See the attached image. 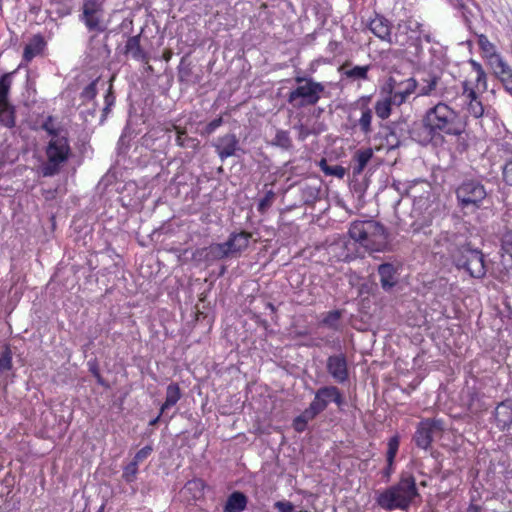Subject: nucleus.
Listing matches in <instances>:
<instances>
[{
  "label": "nucleus",
  "instance_id": "10",
  "mask_svg": "<svg viewBox=\"0 0 512 512\" xmlns=\"http://www.w3.org/2000/svg\"><path fill=\"white\" fill-rule=\"evenodd\" d=\"M389 87L391 94V101L394 105H402L407 98L415 92L418 83L415 78H408L402 81H397L395 77L389 78Z\"/></svg>",
  "mask_w": 512,
  "mask_h": 512
},
{
  "label": "nucleus",
  "instance_id": "54",
  "mask_svg": "<svg viewBox=\"0 0 512 512\" xmlns=\"http://www.w3.org/2000/svg\"><path fill=\"white\" fill-rule=\"evenodd\" d=\"M477 77H476V84L477 86H482V89L483 91H485L487 89V75H486V72L484 70H482L481 72H477Z\"/></svg>",
  "mask_w": 512,
  "mask_h": 512
},
{
  "label": "nucleus",
  "instance_id": "61",
  "mask_svg": "<svg viewBox=\"0 0 512 512\" xmlns=\"http://www.w3.org/2000/svg\"><path fill=\"white\" fill-rule=\"evenodd\" d=\"M266 307H267L268 309H270L272 312H275V310H276V309H275V306H274L272 303H270V302H268V303L266 304Z\"/></svg>",
  "mask_w": 512,
  "mask_h": 512
},
{
  "label": "nucleus",
  "instance_id": "44",
  "mask_svg": "<svg viewBox=\"0 0 512 512\" xmlns=\"http://www.w3.org/2000/svg\"><path fill=\"white\" fill-rule=\"evenodd\" d=\"M98 79L92 81L89 85H87L84 90L81 92V99L83 101H89L95 98L97 94V85Z\"/></svg>",
  "mask_w": 512,
  "mask_h": 512
},
{
  "label": "nucleus",
  "instance_id": "42",
  "mask_svg": "<svg viewBox=\"0 0 512 512\" xmlns=\"http://www.w3.org/2000/svg\"><path fill=\"white\" fill-rule=\"evenodd\" d=\"M341 313L338 310L330 311L322 320V323L329 328L337 329Z\"/></svg>",
  "mask_w": 512,
  "mask_h": 512
},
{
  "label": "nucleus",
  "instance_id": "17",
  "mask_svg": "<svg viewBox=\"0 0 512 512\" xmlns=\"http://www.w3.org/2000/svg\"><path fill=\"white\" fill-rule=\"evenodd\" d=\"M495 420L500 430L510 429L512 426V400H505L496 407Z\"/></svg>",
  "mask_w": 512,
  "mask_h": 512
},
{
  "label": "nucleus",
  "instance_id": "23",
  "mask_svg": "<svg viewBox=\"0 0 512 512\" xmlns=\"http://www.w3.org/2000/svg\"><path fill=\"white\" fill-rule=\"evenodd\" d=\"M372 156H373V151L371 148L358 150L355 153V156H354L355 165L352 168L353 176H358L363 172L364 168L366 167L367 163L370 161Z\"/></svg>",
  "mask_w": 512,
  "mask_h": 512
},
{
  "label": "nucleus",
  "instance_id": "26",
  "mask_svg": "<svg viewBox=\"0 0 512 512\" xmlns=\"http://www.w3.org/2000/svg\"><path fill=\"white\" fill-rule=\"evenodd\" d=\"M347 242L344 238H339L327 246V253L336 260H345L349 254L346 251Z\"/></svg>",
  "mask_w": 512,
  "mask_h": 512
},
{
  "label": "nucleus",
  "instance_id": "47",
  "mask_svg": "<svg viewBox=\"0 0 512 512\" xmlns=\"http://www.w3.org/2000/svg\"><path fill=\"white\" fill-rule=\"evenodd\" d=\"M503 180L506 184L512 186V155L507 158L503 167Z\"/></svg>",
  "mask_w": 512,
  "mask_h": 512
},
{
  "label": "nucleus",
  "instance_id": "60",
  "mask_svg": "<svg viewBox=\"0 0 512 512\" xmlns=\"http://www.w3.org/2000/svg\"><path fill=\"white\" fill-rule=\"evenodd\" d=\"M469 512H481V507L471 504L468 508Z\"/></svg>",
  "mask_w": 512,
  "mask_h": 512
},
{
  "label": "nucleus",
  "instance_id": "7",
  "mask_svg": "<svg viewBox=\"0 0 512 512\" xmlns=\"http://www.w3.org/2000/svg\"><path fill=\"white\" fill-rule=\"evenodd\" d=\"M458 205L462 208L479 209L487 197L485 186L476 179L464 180L456 189Z\"/></svg>",
  "mask_w": 512,
  "mask_h": 512
},
{
  "label": "nucleus",
  "instance_id": "62",
  "mask_svg": "<svg viewBox=\"0 0 512 512\" xmlns=\"http://www.w3.org/2000/svg\"><path fill=\"white\" fill-rule=\"evenodd\" d=\"M160 416H161V414H159L155 419H153V420L150 422V425H155V424L159 421Z\"/></svg>",
  "mask_w": 512,
  "mask_h": 512
},
{
  "label": "nucleus",
  "instance_id": "34",
  "mask_svg": "<svg viewBox=\"0 0 512 512\" xmlns=\"http://www.w3.org/2000/svg\"><path fill=\"white\" fill-rule=\"evenodd\" d=\"M391 97L389 99L379 100L375 104V113L381 119H387L391 114Z\"/></svg>",
  "mask_w": 512,
  "mask_h": 512
},
{
  "label": "nucleus",
  "instance_id": "58",
  "mask_svg": "<svg viewBox=\"0 0 512 512\" xmlns=\"http://www.w3.org/2000/svg\"><path fill=\"white\" fill-rule=\"evenodd\" d=\"M392 473H393V465L390 466V464L387 462V467L383 470V475H384V477L389 479Z\"/></svg>",
  "mask_w": 512,
  "mask_h": 512
},
{
  "label": "nucleus",
  "instance_id": "8",
  "mask_svg": "<svg viewBox=\"0 0 512 512\" xmlns=\"http://www.w3.org/2000/svg\"><path fill=\"white\" fill-rule=\"evenodd\" d=\"M330 402H334L338 407H341L344 403L343 395L336 386H323L315 392L314 399L308 408L315 416H318L328 407Z\"/></svg>",
  "mask_w": 512,
  "mask_h": 512
},
{
  "label": "nucleus",
  "instance_id": "21",
  "mask_svg": "<svg viewBox=\"0 0 512 512\" xmlns=\"http://www.w3.org/2000/svg\"><path fill=\"white\" fill-rule=\"evenodd\" d=\"M478 37V45L483 53V57L487 59V63L490 66L502 56L497 52L496 46L489 41L486 35L479 34Z\"/></svg>",
  "mask_w": 512,
  "mask_h": 512
},
{
  "label": "nucleus",
  "instance_id": "6",
  "mask_svg": "<svg viewBox=\"0 0 512 512\" xmlns=\"http://www.w3.org/2000/svg\"><path fill=\"white\" fill-rule=\"evenodd\" d=\"M295 82L298 86L291 90L288 94L287 101L294 108H303L306 106L315 105L321 98L324 92V85L320 82L314 81L308 77H295Z\"/></svg>",
  "mask_w": 512,
  "mask_h": 512
},
{
  "label": "nucleus",
  "instance_id": "1",
  "mask_svg": "<svg viewBox=\"0 0 512 512\" xmlns=\"http://www.w3.org/2000/svg\"><path fill=\"white\" fill-rule=\"evenodd\" d=\"M465 130L459 114L443 102L429 108L419 125L410 130L411 138L422 145L442 140L444 135L460 136Z\"/></svg>",
  "mask_w": 512,
  "mask_h": 512
},
{
  "label": "nucleus",
  "instance_id": "36",
  "mask_svg": "<svg viewBox=\"0 0 512 512\" xmlns=\"http://www.w3.org/2000/svg\"><path fill=\"white\" fill-rule=\"evenodd\" d=\"M172 129L176 130V132H177L176 143L179 147H186L187 142L195 141V139L187 136V133L184 129H182L174 124L171 126V128H166L165 130L168 132V131H171Z\"/></svg>",
  "mask_w": 512,
  "mask_h": 512
},
{
  "label": "nucleus",
  "instance_id": "59",
  "mask_svg": "<svg viewBox=\"0 0 512 512\" xmlns=\"http://www.w3.org/2000/svg\"><path fill=\"white\" fill-rule=\"evenodd\" d=\"M111 106L105 105V107L102 110V118L101 121H104L107 117L108 113L110 112Z\"/></svg>",
  "mask_w": 512,
  "mask_h": 512
},
{
  "label": "nucleus",
  "instance_id": "40",
  "mask_svg": "<svg viewBox=\"0 0 512 512\" xmlns=\"http://www.w3.org/2000/svg\"><path fill=\"white\" fill-rule=\"evenodd\" d=\"M371 121H372V111L369 108H366L361 115V118L359 120V125L361 127V130L368 134L371 132Z\"/></svg>",
  "mask_w": 512,
  "mask_h": 512
},
{
  "label": "nucleus",
  "instance_id": "27",
  "mask_svg": "<svg viewBox=\"0 0 512 512\" xmlns=\"http://www.w3.org/2000/svg\"><path fill=\"white\" fill-rule=\"evenodd\" d=\"M181 398V391L177 383H171L166 389L165 402L160 408V414H163L165 410L174 406Z\"/></svg>",
  "mask_w": 512,
  "mask_h": 512
},
{
  "label": "nucleus",
  "instance_id": "30",
  "mask_svg": "<svg viewBox=\"0 0 512 512\" xmlns=\"http://www.w3.org/2000/svg\"><path fill=\"white\" fill-rule=\"evenodd\" d=\"M316 417L317 416H315L313 412L309 410V408H306L299 416L294 419L293 428L297 432H303L306 429L308 422L312 421Z\"/></svg>",
  "mask_w": 512,
  "mask_h": 512
},
{
  "label": "nucleus",
  "instance_id": "37",
  "mask_svg": "<svg viewBox=\"0 0 512 512\" xmlns=\"http://www.w3.org/2000/svg\"><path fill=\"white\" fill-rule=\"evenodd\" d=\"M399 448V438L398 436H393L389 439L388 442V450L386 454L387 462L392 466L394 464V459L397 454Z\"/></svg>",
  "mask_w": 512,
  "mask_h": 512
},
{
  "label": "nucleus",
  "instance_id": "31",
  "mask_svg": "<svg viewBox=\"0 0 512 512\" xmlns=\"http://www.w3.org/2000/svg\"><path fill=\"white\" fill-rule=\"evenodd\" d=\"M319 193V187L304 185L301 189V199L305 204H314L319 199Z\"/></svg>",
  "mask_w": 512,
  "mask_h": 512
},
{
  "label": "nucleus",
  "instance_id": "19",
  "mask_svg": "<svg viewBox=\"0 0 512 512\" xmlns=\"http://www.w3.org/2000/svg\"><path fill=\"white\" fill-rule=\"evenodd\" d=\"M441 79L436 74H429L427 78L422 79L419 87L418 96H432L439 94L444 96V92L440 88Z\"/></svg>",
  "mask_w": 512,
  "mask_h": 512
},
{
  "label": "nucleus",
  "instance_id": "25",
  "mask_svg": "<svg viewBox=\"0 0 512 512\" xmlns=\"http://www.w3.org/2000/svg\"><path fill=\"white\" fill-rule=\"evenodd\" d=\"M230 256L229 248L225 242L211 244L206 248L205 257L209 261L221 260Z\"/></svg>",
  "mask_w": 512,
  "mask_h": 512
},
{
  "label": "nucleus",
  "instance_id": "29",
  "mask_svg": "<svg viewBox=\"0 0 512 512\" xmlns=\"http://www.w3.org/2000/svg\"><path fill=\"white\" fill-rule=\"evenodd\" d=\"M0 123L7 128L16 125L15 107L10 102L0 106Z\"/></svg>",
  "mask_w": 512,
  "mask_h": 512
},
{
  "label": "nucleus",
  "instance_id": "63",
  "mask_svg": "<svg viewBox=\"0 0 512 512\" xmlns=\"http://www.w3.org/2000/svg\"><path fill=\"white\" fill-rule=\"evenodd\" d=\"M104 509H105V506H104V505H102V506L98 509V511H97V512H104Z\"/></svg>",
  "mask_w": 512,
  "mask_h": 512
},
{
  "label": "nucleus",
  "instance_id": "11",
  "mask_svg": "<svg viewBox=\"0 0 512 512\" xmlns=\"http://www.w3.org/2000/svg\"><path fill=\"white\" fill-rule=\"evenodd\" d=\"M102 10L95 0H88L83 5L82 20L90 31L103 32Z\"/></svg>",
  "mask_w": 512,
  "mask_h": 512
},
{
  "label": "nucleus",
  "instance_id": "24",
  "mask_svg": "<svg viewBox=\"0 0 512 512\" xmlns=\"http://www.w3.org/2000/svg\"><path fill=\"white\" fill-rule=\"evenodd\" d=\"M45 41L41 35H34L31 41L25 46L23 57L26 61H31L44 48Z\"/></svg>",
  "mask_w": 512,
  "mask_h": 512
},
{
  "label": "nucleus",
  "instance_id": "9",
  "mask_svg": "<svg viewBox=\"0 0 512 512\" xmlns=\"http://www.w3.org/2000/svg\"><path fill=\"white\" fill-rule=\"evenodd\" d=\"M443 431L441 420L426 419L419 423L414 435V441L419 448L428 449L435 435Z\"/></svg>",
  "mask_w": 512,
  "mask_h": 512
},
{
  "label": "nucleus",
  "instance_id": "32",
  "mask_svg": "<svg viewBox=\"0 0 512 512\" xmlns=\"http://www.w3.org/2000/svg\"><path fill=\"white\" fill-rule=\"evenodd\" d=\"M341 70L347 78L351 79H367V72L369 66H355L351 69H346V65H343Z\"/></svg>",
  "mask_w": 512,
  "mask_h": 512
},
{
  "label": "nucleus",
  "instance_id": "52",
  "mask_svg": "<svg viewBox=\"0 0 512 512\" xmlns=\"http://www.w3.org/2000/svg\"><path fill=\"white\" fill-rule=\"evenodd\" d=\"M222 123H223L222 117H218V118L212 120L211 122H209L206 125L205 132L207 134L213 133L218 127H220L222 125Z\"/></svg>",
  "mask_w": 512,
  "mask_h": 512
},
{
  "label": "nucleus",
  "instance_id": "51",
  "mask_svg": "<svg viewBox=\"0 0 512 512\" xmlns=\"http://www.w3.org/2000/svg\"><path fill=\"white\" fill-rule=\"evenodd\" d=\"M203 487H204V484H203L202 480H200V479L191 480V481L187 482V484L185 485V488L187 490L197 491L198 493H201Z\"/></svg>",
  "mask_w": 512,
  "mask_h": 512
},
{
  "label": "nucleus",
  "instance_id": "4",
  "mask_svg": "<svg viewBox=\"0 0 512 512\" xmlns=\"http://www.w3.org/2000/svg\"><path fill=\"white\" fill-rule=\"evenodd\" d=\"M349 235L371 251H383L388 243L385 227L374 220L353 222L349 228Z\"/></svg>",
  "mask_w": 512,
  "mask_h": 512
},
{
  "label": "nucleus",
  "instance_id": "64",
  "mask_svg": "<svg viewBox=\"0 0 512 512\" xmlns=\"http://www.w3.org/2000/svg\"><path fill=\"white\" fill-rule=\"evenodd\" d=\"M421 202H422V200H419L418 202L414 203V210L416 209L417 204H420Z\"/></svg>",
  "mask_w": 512,
  "mask_h": 512
},
{
  "label": "nucleus",
  "instance_id": "16",
  "mask_svg": "<svg viewBox=\"0 0 512 512\" xmlns=\"http://www.w3.org/2000/svg\"><path fill=\"white\" fill-rule=\"evenodd\" d=\"M448 3L461 13V16L469 30L472 29V19L478 6L474 0H448Z\"/></svg>",
  "mask_w": 512,
  "mask_h": 512
},
{
  "label": "nucleus",
  "instance_id": "5",
  "mask_svg": "<svg viewBox=\"0 0 512 512\" xmlns=\"http://www.w3.org/2000/svg\"><path fill=\"white\" fill-rule=\"evenodd\" d=\"M71 153L68 139L65 135L52 137L45 150L47 157L40 169L44 177H51L60 172Z\"/></svg>",
  "mask_w": 512,
  "mask_h": 512
},
{
  "label": "nucleus",
  "instance_id": "50",
  "mask_svg": "<svg viewBox=\"0 0 512 512\" xmlns=\"http://www.w3.org/2000/svg\"><path fill=\"white\" fill-rule=\"evenodd\" d=\"M274 508L279 512H293L294 505L289 501H277L274 504Z\"/></svg>",
  "mask_w": 512,
  "mask_h": 512
},
{
  "label": "nucleus",
  "instance_id": "14",
  "mask_svg": "<svg viewBox=\"0 0 512 512\" xmlns=\"http://www.w3.org/2000/svg\"><path fill=\"white\" fill-rule=\"evenodd\" d=\"M391 23L381 15H376L369 23L370 31L378 38L389 44L397 43L391 37Z\"/></svg>",
  "mask_w": 512,
  "mask_h": 512
},
{
  "label": "nucleus",
  "instance_id": "56",
  "mask_svg": "<svg viewBox=\"0 0 512 512\" xmlns=\"http://www.w3.org/2000/svg\"><path fill=\"white\" fill-rule=\"evenodd\" d=\"M469 64L471 65L472 69L477 73V72H481L483 69L482 65L477 62L476 60L474 59H470L469 60Z\"/></svg>",
  "mask_w": 512,
  "mask_h": 512
},
{
  "label": "nucleus",
  "instance_id": "39",
  "mask_svg": "<svg viewBox=\"0 0 512 512\" xmlns=\"http://www.w3.org/2000/svg\"><path fill=\"white\" fill-rule=\"evenodd\" d=\"M321 167L326 175H332V176H336L338 178H343L345 175V169L340 165L328 166L326 164V161L322 160Z\"/></svg>",
  "mask_w": 512,
  "mask_h": 512
},
{
  "label": "nucleus",
  "instance_id": "38",
  "mask_svg": "<svg viewBox=\"0 0 512 512\" xmlns=\"http://www.w3.org/2000/svg\"><path fill=\"white\" fill-rule=\"evenodd\" d=\"M272 143L273 145L279 146L281 148H289L291 146L289 133L287 131L278 130Z\"/></svg>",
  "mask_w": 512,
  "mask_h": 512
},
{
  "label": "nucleus",
  "instance_id": "3",
  "mask_svg": "<svg viewBox=\"0 0 512 512\" xmlns=\"http://www.w3.org/2000/svg\"><path fill=\"white\" fill-rule=\"evenodd\" d=\"M418 497L415 477L409 472H402L396 484L378 493L376 503L384 510L407 511Z\"/></svg>",
  "mask_w": 512,
  "mask_h": 512
},
{
  "label": "nucleus",
  "instance_id": "46",
  "mask_svg": "<svg viewBox=\"0 0 512 512\" xmlns=\"http://www.w3.org/2000/svg\"><path fill=\"white\" fill-rule=\"evenodd\" d=\"M463 96L466 99V102H473L479 100L476 91L471 88L467 81L463 82Z\"/></svg>",
  "mask_w": 512,
  "mask_h": 512
},
{
  "label": "nucleus",
  "instance_id": "18",
  "mask_svg": "<svg viewBox=\"0 0 512 512\" xmlns=\"http://www.w3.org/2000/svg\"><path fill=\"white\" fill-rule=\"evenodd\" d=\"M397 270L390 263H383L378 267L381 287L385 291H390L398 282L396 276Z\"/></svg>",
  "mask_w": 512,
  "mask_h": 512
},
{
  "label": "nucleus",
  "instance_id": "41",
  "mask_svg": "<svg viewBox=\"0 0 512 512\" xmlns=\"http://www.w3.org/2000/svg\"><path fill=\"white\" fill-rule=\"evenodd\" d=\"M137 472L138 465L131 461L124 467L122 477L126 482L131 483L136 479Z\"/></svg>",
  "mask_w": 512,
  "mask_h": 512
},
{
  "label": "nucleus",
  "instance_id": "13",
  "mask_svg": "<svg viewBox=\"0 0 512 512\" xmlns=\"http://www.w3.org/2000/svg\"><path fill=\"white\" fill-rule=\"evenodd\" d=\"M213 146L222 161L229 157L237 156V152L242 150L239 146L238 138L233 133L219 137Z\"/></svg>",
  "mask_w": 512,
  "mask_h": 512
},
{
  "label": "nucleus",
  "instance_id": "53",
  "mask_svg": "<svg viewBox=\"0 0 512 512\" xmlns=\"http://www.w3.org/2000/svg\"><path fill=\"white\" fill-rule=\"evenodd\" d=\"M191 74V69L188 66H183V60L179 67L178 76L180 81H187Z\"/></svg>",
  "mask_w": 512,
  "mask_h": 512
},
{
  "label": "nucleus",
  "instance_id": "12",
  "mask_svg": "<svg viewBox=\"0 0 512 512\" xmlns=\"http://www.w3.org/2000/svg\"><path fill=\"white\" fill-rule=\"evenodd\" d=\"M326 370L337 383H344L349 379L347 359L343 353L329 356Z\"/></svg>",
  "mask_w": 512,
  "mask_h": 512
},
{
  "label": "nucleus",
  "instance_id": "20",
  "mask_svg": "<svg viewBox=\"0 0 512 512\" xmlns=\"http://www.w3.org/2000/svg\"><path fill=\"white\" fill-rule=\"evenodd\" d=\"M251 234L245 231L239 233H232L228 240L225 242L229 248L231 256L242 252L248 247Z\"/></svg>",
  "mask_w": 512,
  "mask_h": 512
},
{
  "label": "nucleus",
  "instance_id": "49",
  "mask_svg": "<svg viewBox=\"0 0 512 512\" xmlns=\"http://www.w3.org/2000/svg\"><path fill=\"white\" fill-rule=\"evenodd\" d=\"M153 451V448L149 445L143 447L142 449H140L134 456L133 458V462H135L137 465L140 463V462H143L145 459H147L150 454L152 453Z\"/></svg>",
  "mask_w": 512,
  "mask_h": 512
},
{
  "label": "nucleus",
  "instance_id": "22",
  "mask_svg": "<svg viewBox=\"0 0 512 512\" xmlns=\"http://www.w3.org/2000/svg\"><path fill=\"white\" fill-rule=\"evenodd\" d=\"M247 504L246 496L241 492H233L227 499L224 512H241Z\"/></svg>",
  "mask_w": 512,
  "mask_h": 512
},
{
  "label": "nucleus",
  "instance_id": "33",
  "mask_svg": "<svg viewBox=\"0 0 512 512\" xmlns=\"http://www.w3.org/2000/svg\"><path fill=\"white\" fill-rule=\"evenodd\" d=\"M11 75L4 74L0 77V106L4 103H8V95L11 87Z\"/></svg>",
  "mask_w": 512,
  "mask_h": 512
},
{
  "label": "nucleus",
  "instance_id": "57",
  "mask_svg": "<svg viewBox=\"0 0 512 512\" xmlns=\"http://www.w3.org/2000/svg\"><path fill=\"white\" fill-rule=\"evenodd\" d=\"M502 250L512 257V242L503 241Z\"/></svg>",
  "mask_w": 512,
  "mask_h": 512
},
{
  "label": "nucleus",
  "instance_id": "55",
  "mask_svg": "<svg viewBox=\"0 0 512 512\" xmlns=\"http://www.w3.org/2000/svg\"><path fill=\"white\" fill-rule=\"evenodd\" d=\"M115 97L112 93V85L109 86L108 92L105 95V105L112 106L114 104Z\"/></svg>",
  "mask_w": 512,
  "mask_h": 512
},
{
  "label": "nucleus",
  "instance_id": "15",
  "mask_svg": "<svg viewBox=\"0 0 512 512\" xmlns=\"http://www.w3.org/2000/svg\"><path fill=\"white\" fill-rule=\"evenodd\" d=\"M494 75L500 80L505 90L512 95V68L502 58L490 65Z\"/></svg>",
  "mask_w": 512,
  "mask_h": 512
},
{
  "label": "nucleus",
  "instance_id": "48",
  "mask_svg": "<svg viewBox=\"0 0 512 512\" xmlns=\"http://www.w3.org/2000/svg\"><path fill=\"white\" fill-rule=\"evenodd\" d=\"M275 198V193L272 190L266 192L263 199L260 200L258 205L259 211H265L268 207L272 205V202Z\"/></svg>",
  "mask_w": 512,
  "mask_h": 512
},
{
  "label": "nucleus",
  "instance_id": "35",
  "mask_svg": "<svg viewBox=\"0 0 512 512\" xmlns=\"http://www.w3.org/2000/svg\"><path fill=\"white\" fill-rule=\"evenodd\" d=\"M13 367L12 364V351L9 346H5L4 351L0 356V376Z\"/></svg>",
  "mask_w": 512,
  "mask_h": 512
},
{
  "label": "nucleus",
  "instance_id": "43",
  "mask_svg": "<svg viewBox=\"0 0 512 512\" xmlns=\"http://www.w3.org/2000/svg\"><path fill=\"white\" fill-rule=\"evenodd\" d=\"M467 110L474 118H480L484 114V106L480 100L468 102Z\"/></svg>",
  "mask_w": 512,
  "mask_h": 512
},
{
  "label": "nucleus",
  "instance_id": "45",
  "mask_svg": "<svg viewBox=\"0 0 512 512\" xmlns=\"http://www.w3.org/2000/svg\"><path fill=\"white\" fill-rule=\"evenodd\" d=\"M41 129L46 131L51 138L56 136H62L61 131L59 129H55L53 125V118L49 116L41 125Z\"/></svg>",
  "mask_w": 512,
  "mask_h": 512
},
{
  "label": "nucleus",
  "instance_id": "2",
  "mask_svg": "<svg viewBox=\"0 0 512 512\" xmlns=\"http://www.w3.org/2000/svg\"><path fill=\"white\" fill-rule=\"evenodd\" d=\"M447 253L458 270H464L472 278L482 279L487 270L484 254L480 249L473 248L462 235L451 234L445 237Z\"/></svg>",
  "mask_w": 512,
  "mask_h": 512
},
{
  "label": "nucleus",
  "instance_id": "28",
  "mask_svg": "<svg viewBox=\"0 0 512 512\" xmlns=\"http://www.w3.org/2000/svg\"><path fill=\"white\" fill-rule=\"evenodd\" d=\"M125 53L130 54L134 59L144 61L146 55L140 46V36L129 37L125 45Z\"/></svg>",
  "mask_w": 512,
  "mask_h": 512
}]
</instances>
